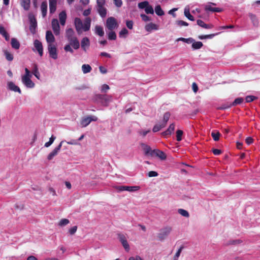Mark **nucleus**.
<instances>
[{
  "instance_id": "1",
  "label": "nucleus",
  "mask_w": 260,
  "mask_h": 260,
  "mask_svg": "<svg viewBox=\"0 0 260 260\" xmlns=\"http://www.w3.org/2000/svg\"><path fill=\"white\" fill-rule=\"evenodd\" d=\"M91 18L86 17L84 22V24L82 20L79 18H76L74 20V23L76 29L78 34L82 32V30L86 31L89 30L91 24Z\"/></svg>"
},
{
  "instance_id": "2",
  "label": "nucleus",
  "mask_w": 260,
  "mask_h": 260,
  "mask_svg": "<svg viewBox=\"0 0 260 260\" xmlns=\"http://www.w3.org/2000/svg\"><path fill=\"white\" fill-rule=\"evenodd\" d=\"M69 44L65 45L64 49L66 52H69L71 53L74 52L71 46L75 50L78 49L80 47V43L76 37L68 39Z\"/></svg>"
},
{
  "instance_id": "3",
  "label": "nucleus",
  "mask_w": 260,
  "mask_h": 260,
  "mask_svg": "<svg viewBox=\"0 0 260 260\" xmlns=\"http://www.w3.org/2000/svg\"><path fill=\"white\" fill-rule=\"evenodd\" d=\"M112 100V96L109 95L96 94L94 97V101L100 103L104 106H108L109 103Z\"/></svg>"
},
{
  "instance_id": "4",
  "label": "nucleus",
  "mask_w": 260,
  "mask_h": 260,
  "mask_svg": "<svg viewBox=\"0 0 260 260\" xmlns=\"http://www.w3.org/2000/svg\"><path fill=\"white\" fill-rule=\"evenodd\" d=\"M25 74L22 77V83L28 88H33L35 84L30 79L32 75L30 71L27 68H25Z\"/></svg>"
},
{
  "instance_id": "5",
  "label": "nucleus",
  "mask_w": 260,
  "mask_h": 260,
  "mask_svg": "<svg viewBox=\"0 0 260 260\" xmlns=\"http://www.w3.org/2000/svg\"><path fill=\"white\" fill-rule=\"evenodd\" d=\"M172 230L171 226H166L159 230L157 234V238L159 241H163L169 235Z\"/></svg>"
},
{
  "instance_id": "6",
  "label": "nucleus",
  "mask_w": 260,
  "mask_h": 260,
  "mask_svg": "<svg viewBox=\"0 0 260 260\" xmlns=\"http://www.w3.org/2000/svg\"><path fill=\"white\" fill-rule=\"evenodd\" d=\"M106 27L109 30H113L118 27L116 19L113 17L107 18L106 22Z\"/></svg>"
},
{
  "instance_id": "7",
  "label": "nucleus",
  "mask_w": 260,
  "mask_h": 260,
  "mask_svg": "<svg viewBox=\"0 0 260 260\" xmlns=\"http://www.w3.org/2000/svg\"><path fill=\"white\" fill-rule=\"evenodd\" d=\"M29 22H30V26L29 29L30 32L34 34L36 33V29L37 26V22L35 17L31 14H29L28 16Z\"/></svg>"
},
{
  "instance_id": "8",
  "label": "nucleus",
  "mask_w": 260,
  "mask_h": 260,
  "mask_svg": "<svg viewBox=\"0 0 260 260\" xmlns=\"http://www.w3.org/2000/svg\"><path fill=\"white\" fill-rule=\"evenodd\" d=\"M98 120V118L94 116H87L83 117L80 122L82 127L87 126L91 121H96Z\"/></svg>"
},
{
  "instance_id": "9",
  "label": "nucleus",
  "mask_w": 260,
  "mask_h": 260,
  "mask_svg": "<svg viewBox=\"0 0 260 260\" xmlns=\"http://www.w3.org/2000/svg\"><path fill=\"white\" fill-rule=\"evenodd\" d=\"M118 238L119 241H120L121 243L122 244L123 247H124V249L127 252L129 251L130 248L125 236L122 234H118Z\"/></svg>"
},
{
  "instance_id": "10",
  "label": "nucleus",
  "mask_w": 260,
  "mask_h": 260,
  "mask_svg": "<svg viewBox=\"0 0 260 260\" xmlns=\"http://www.w3.org/2000/svg\"><path fill=\"white\" fill-rule=\"evenodd\" d=\"M48 50L51 58L54 59L57 58V48L54 44L48 45Z\"/></svg>"
},
{
  "instance_id": "11",
  "label": "nucleus",
  "mask_w": 260,
  "mask_h": 260,
  "mask_svg": "<svg viewBox=\"0 0 260 260\" xmlns=\"http://www.w3.org/2000/svg\"><path fill=\"white\" fill-rule=\"evenodd\" d=\"M63 142L64 141H61L59 144L48 154V155L47 156V159L48 160L52 159L54 156L57 155L58 152L60 151L62 146V144Z\"/></svg>"
},
{
  "instance_id": "12",
  "label": "nucleus",
  "mask_w": 260,
  "mask_h": 260,
  "mask_svg": "<svg viewBox=\"0 0 260 260\" xmlns=\"http://www.w3.org/2000/svg\"><path fill=\"white\" fill-rule=\"evenodd\" d=\"M151 156L155 155L157 156L161 160H165L167 158L166 154L162 151L159 149H154L150 153Z\"/></svg>"
},
{
  "instance_id": "13",
  "label": "nucleus",
  "mask_w": 260,
  "mask_h": 260,
  "mask_svg": "<svg viewBox=\"0 0 260 260\" xmlns=\"http://www.w3.org/2000/svg\"><path fill=\"white\" fill-rule=\"evenodd\" d=\"M52 28L56 36H58L60 33V26L58 21L56 19H53L51 22Z\"/></svg>"
},
{
  "instance_id": "14",
  "label": "nucleus",
  "mask_w": 260,
  "mask_h": 260,
  "mask_svg": "<svg viewBox=\"0 0 260 260\" xmlns=\"http://www.w3.org/2000/svg\"><path fill=\"white\" fill-rule=\"evenodd\" d=\"M34 45L40 56H42L43 54V48L41 42L38 40H35L34 42Z\"/></svg>"
},
{
  "instance_id": "15",
  "label": "nucleus",
  "mask_w": 260,
  "mask_h": 260,
  "mask_svg": "<svg viewBox=\"0 0 260 260\" xmlns=\"http://www.w3.org/2000/svg\"><path fill=\"white\" fill-rule=\"evenodd\" d=\"M46 40L48 45L53 44L55 42V38L51 30H47L46 32Z\"/></svg>"
},
{
  "instance_id": "16",
  "label": "nucleus",
  "mask_w": 260,
  "mask_h": 260,
  "mask_svg": "<svg viewBox=\"0 0 260 260\" xmlns=\"http://www.w3.org/2000/svg\"><path fill=\"white\" fill-rule=\"evenodd\" d=\"M90 46L89 39L87 37H84L82 39L81 42V48L84 51H86L87 48Z\"/></svg>"
},
{
  "instance_id": "17",
  "label": "nucleus",
  "mask_w": 260,
  "mask_h": 260,
  "mask_svg": "<svg viewBox=\"0 0 260 260\" xmlns=\"http://www.w3.org/2000/svg\"><path fill=\"white\" fill-rule=\"evenodd\" d=\"M145 30L148 32H151L153 30L158 29V26L156 24L150 22L145 26Z\"/></svg>"
},
{
  "instance_id": "18",
  "label": "nucleus",
  "mask_w": 260,
  "mask_h": 260,
  "mask_svg": "<svg viewBox=\"0 0 260 260\" xmlns=\"http://www.w3.org/2000/svg\"><path fill=\"white\" fill-rule=\"evenodd\" d=\"M49 3L50 13L53 14L56 9L57 0H49Z\"/></svg>"
},
{
  "instance_id": "19",
  "label": "nucleus",
  "mask_w": 260,
  "mask_h": 260,
  "mask_svg": "<svg viewBox=\"0 0 260 260\" xmlns=\"http://www.w3.org/2000/svg\"><path fill=\"white\" fill-rule=\"evenodd\" d=\"M8 88L13 91L18 92L21 93V91L19 87L16 86L13 82H9L8 83Z\"/></svg>"
},
{
  "instance_id": "20",
  "label": "nucleus",
  "mask_w": 260,
  "mask_h": 260,
  "mask_svg": "<svg viewBox=\"0 0 260 260\" xmlns=\"http://www.w3.org/2000/svg\"><path fill=\"white\" fill-rule=\"evenodd\" d=\"M59 18L61 25H64L67 19V14L64 11H62L59 13Z\"/></svg>"
},
{
  "instance_id": "21",
  "label": "nucleus",
  "mask_w": 260,
  "mask_h": 260,
  "mask_svg": "<svg viewBox=\"0 0 260 260\" xmlns=\"http://www.w3.org/2000/svg\"><path fill=\"white\" fill-rule=\"evenodd\" d=\"M42 15L43 17L46 16L47 11V3L46 1L43 2L41 5Z\"/></svg>"
},
{
  "instance_id": "22",
  "label": "nucleus",
  "mask_w": 260,
  "mask_h": 260,
  "mask_svg": "<svg viewBox=\"0 0 260 260\" xmlns=\"http://www.w3.org/2000/svg\"><path fill=\"white\" fill-rule=\"evenodd\" d=\"M30 4V0H20L21 6L26 11H27L29 9Z\"/></svg>"
},
{
  "instance_id": "23",
  "label": "nucleus",
  "mask_w": 260,
  "mask_h": 260,
  "mask_svg": "<svg viewBox=\"0 0 260 260\" xmlns=\"http://www.w3.org/2000/svg\"><path fill=\"white\" fill-rule=\"evenodd\" d=\"M197 23L198 25L206 29H210L213 27V25L206 24L203 20L200 19L198 20Z\"/></svg>"
},
{
  "instance_id": "24",
  "label": "nucleus",
  "mask_w": 260,
  "mask_h": 260,
  "mask_svg": "<svg viewBox=\"0 0 260 260\" xmlns=\"http://www.w3.org/2000/svg\"><path fill=\"white\" fill-rule=\"evenodd\" d=\"M0 34H1L5 39L6 41H9L10 36L8 33L6 31L4 27L0 25Z\"/></svg>"
},
{
  "instance_id": "25",
  "label": "nucleus",
  "mask_w": 260,
  "mask_h": 260,
  "mask_svg": "<svg viewBox=\"0 0 260 260\" xmlns=\"http://www.w3.org/2000/svg\"><path fill=\"white\" fill-rule=\"evenodd\" d=\"M205 9L206 11H211L213 12H221L222 11V9L219 8H213L210 5H206L205 6Z\"/></svg>"
},
{
  "instance_id": "26",
  "label": "nucleus",
  "mask_w": 260,
  "mask_h": 260,
  "mask_svg": "<svg viewBox=\"0 0 260 260\" xmlns=\"http://www.w3.org/2000/svg\"><path fill=\"white\" fill-rule=\"evenodd\" d=\"M95 33L100 37H103L104 35L103 27L100 25H96L95 26Z\"/></svg>"
},
{
  "instance_id": "27",
  "label": "nucleus",
  "mask_w": 260,
  "mask_h": 260,
  "mask_svg": "<svg viewBox=\"0 0 260 260\" xmlns=\"http://www.w3.org/2000/svg\"><path fill=\"white\" fill-rule=\"evenodd\" d=\"M74 30L71 28H68L66 30V37L68 39H69L70 38H74V37H75L76 36L74 35Z\"/></svg>"
},
{
  "instance_id": "28",
  "label": "nucleus",
  "mask_w": 260,
  "mask_h": 260,
  "mask_svg": "<svg viewBox=\"0 0 260 260\" xmlns=\"http://www.w3.org/2000/svg\"><path fill=\"white\" fill-rule=\"evenodd\" d=\"M11 46L13 48L18 49L20 47V43L16 38H12Z\"/></svg>"
},
{
  "instance_id": "29",
  "label": "nucleus",
  "mask_w": 260,
  "mask_h": 260,
  "mask_svg": "<svg viewBox=\"0 0 260 260\" xmlns=\"http://www.w3.org/2000/svg\"><path fill=\"white\" fill-rule=\"evenodd\" d=\"M249 17H250L253 24L254 26H257L258 24V20L255 15L252 13H249Z\"/></svg>"
},
{
  "instance_id": "30",
  "label": "nucleus",
  "mask_w": 260,
  "mask_h": 260,
  "mask_svg": "<svg viewBox=\"0 0 260 260\" xmlns=\"http://www.w3.org/2000/svg\"><path fill=\"white\" fill-rule=\"evenodd\" d=\"M171 113L169 112H167L164 114L163 120L161 123L166 126L168 120L170 119Z\"/></svg>"
},
{
  "instance_id": "31",
  "label": "nucleus",
  "mask_w": 260,
  "mask_h": 260,
  "mask_svg": "<svg viewBox=\"0 0 260 260\" xmlns=\"http://www.w3.org/2000/svg\"><path fill=\"white\" fill-rule=\"evenodd\" d=\"M98 13L100 15V16L104 18L106 16L107 14V10L104 7H101L97 8Z\"/></svg>"
},
{
  "instance_id": "32",
  "label": "nucleus",
  "mask_w": 260,
  "mask_h": 260,
  "mask_svg": "<svg viewBox=\"0 0 260 260\" xmlns=\"http://www.w3.org/2000/svg\"><path fill=\"white\" fill-rule=\"evenodd\" d=\"M32 74L38 79H40V74L39 72L38 66L36 64H34Z\"/></svg>"
},
{
  "instance_id": "33",
  "label": "nucleus",
  "mask_w": 260,
  "mask_h": 260,
  "mask_svg": "<svg viewBox=\"0 0 260 260\" xmlns=\"http://www.w3.org/2000/svg\"><path fill=\"white\" fill-rule=\"evenodd\" d=\"M192 43V47L194 50L199 49L203 46V43L201 42H193Z\"/></svg>"
},
{
  "instance_id": "34",
  "label": "nucleus",
  "mask_w": 260,
  "mask_h": 260,
  "mask_svg": "<svg viewBox=\"0 0 260 260\" xmlns=\"http://www.w3.org/2000/svg\"><path fill=\"white\" fill-rule=\"evenodd\" d=\"M211 135L215 141H218L219 140L220 133L218 131H213Z\"/></svg>"
},
{
  "instance_id": "35",
  "label": "nucleus",
  "mask_w": 260,
  "mask_h": 260,
  "mask_svg": "<svg viewBox=\"0 0 260 260\" xmlns=\"http://www.w3.org/2000/svg\"><path fill=\"white\" fill-rule=\"evenodd\" d=\"M155 12L156 14L159 16H161L165 14L164 11L162 10L160 5H157L155 8Z\"/></svg>"
},
{
  "instance_id": "36",
  "label": "nucleus",
  "mask_w": 260,
  "mask_h": 260,
  "mask_svg": "<svg viewBox=\"0 0 260 260\" xmlns=\"http://www.w3.org/2000/svg\"><path fill=\"white\" fill-rule=\"evenodd\" d=\"M166 126L162 124L161 122L159 124H155L153 129L152 131L153 132L156 133L160 131L161 128L165 127Z\"/></svg>"
},
{
  "instance_id": "37",
  "label": "nucleus",
  "mask_w": 260,
  "mask_h": 260,
  "mask_svg": "<svg viewBox=\"0 0 260 260\" xmlns=\"http://www.w3.org/2000/svg\"><path fill=\"white\" fill-rule=\"evenodd\" d=\"M82 70L84 74H86L91 71V67L89 64H84L82 66Z\"/></svg>"
},
{
  "instance_id": "38",
  "label": "nucleus",
  "mask_w": 260,
  "mask_h": 260,
  "mask_svg": "<svg viewBox=\"0 0 260 260\" xmlns=\"http://www.w3.org/2000/svg\"><path fill=\"white\" fill-rule=\"evenodd\" d=\"M179 41L184 42L187 44H190L194 41V39H193L191 38H179L176 40V41Z\"/></svg>"
},
{
  "instance_id": "39",
  "label": "nucleus",
  "mask_w": 260,
  "mask_h": 260,
  "mask_svg": "<svg viewBox=\"0 0 260 260\" xmlns=\"http://www.w3.org/2000/svg\"><path fill=\"white\" fill-rule=\"evenodd\" d=\"M142 146H143V150L145 152V155L150 154L151 151H152V150H151L150 147L147 145H145L144 144H142Z\"/></svg>"
},
{
  "instance_id": "40",
  "label": "nucleus",
  "mask_w": 260,
  "mask_h": 260,
  "mask_svg": "<svg viewBox=\"0 0 260 260\" xmlns=\"http://www.w3.org/2000/svg\"><path fill=\"white\" fill-rule=\"evenodd\" d=\"M218 33L216 34H212L210 35H201L199 36V39L201 40L206 39H212L214 36L218 35Z\"/></svg>"
},
{
  "instance_id": "41",
  "label": "nucleus",
  "mask_w": 260,
  "mask_h": 260,
  "mask_svg": "<svg viewBox=\"0 0 260 260\" xmlns=\"http://www.w3.org/2000/svg\"><path fill=\"white\" fill-rule=\"evenodd\" d=\"M184 15L190 20L194 21V17L190 14L189 9H184Z\"/></svg>"
},
{
  "instance_id": "42",
  "label": "nucleus",
  "mask_w": 260,
  "mask_h": 260,
  "mask_svg": "<svg viewBox=\"0 0 260 260\" xmlns=\"http://www.w3.org/2000/svg\"><path fill=\"white\" fill-rule=\"evenodd\" d=\"M108 38L109 40H115L116 39V34L113 30H110L108 34Z\"/></svg>"
},
{
  "instance_id": "43",
  "label": "nucleus",
  "mask_w": 260,
  "mask_h": 260,
  "mask_svg": "<svg viewBox=\"0 0 260 260\" xmlns=\"http://www.w3.org/2000/svg\"><path fill=\"white\" fill-rule=\"evenodd\" d=\"M244 101V99L242 98H236L234 101L231 104V106H235L237 105L241 104Z\"/></svg>"
},
{
  "instance_id": "44",
  "label": "nucleus",
  "mask_w": 260,
  "mask_h": 260,
  "mask_svg": "<svg viewBox=\"0 0 260 260\" xmlns=\"http://www.w3.org/2000/svg\"><path fill=\"white\" fill-rule=\"evenodd\" d=\"M128 31L125 28H123L119 33L120 38H125L128 34Z\"/></svg>"
},
{
  "instance_id": "45",
  "label": "nucleus",
  "mask_w": 260,
  "mask_h": 260,
  "mask_svg": "<svg viewBox=\"0 0 260 260\" xmlns=\"http://www.w3.org/2000/svg\"><path fill=\"white\" fill-rule=\"evenodd\" d=\"M140 187L138 186H126L125 191H128L130 192H133L139 190Z\"/></svg>"
},
{
  "instance_id": "46",
  "label": "nucleus",
  "mask_w": 260,
  "mask_h": 260,
  "mask_svg": "<svg viewBox=\"0 0 260 260\" xmlns=\"http://www.w3.org/2000/svg\"><path fill=\"white\" fill-rule=\"evenodd\" d=\"M178 213L182 216L185 217H188L189 216L188 211L183 209H179L178 210Z\"/></svg>"
},
{
  "instance_id": "47",
  "label": "nucleus",
  "mask_w": 260,
  "mask_h": 260,
  "mask_svg": "<svg viewBox=\"0 0 260 260\" xmlns=\"http://www.w3.org/2000/svg\"><path fill=\"white\" fill-rule=\"evenodd\" d=\"M56 139V137L54 136H52L50 139H49V141L46 143H45L44 146L45 147H49L51 145V144L53 143V142L54 141V140H55Z\"/></svg>"
},
{
  "instance_id": "48",
  "label": "nucleus",
  "mask_w": 260,
  "mask_h": 260,
  "mask_svg": "<svg viewBox=\"0 0 260 260\" xmlns=\"http://www.w3.org/2000/svg\"><path fill=\"white\" fill-rule=\"evenodd\" d=\"M183 132L182 130L178 129L176 131V140L177 141H180L182 140V136Z\"/></svg>"
},
{
  "instance_id": "49",
  "label": "nucleus",
  "mask_w": 260,
  "mask_h": 260,
  "mask_svg": "<svg viewBox=\"0 0 260 260\" xmlns=\"http://www.w3.org/2000/svg\"><path fill=\"white\" fill-rule=\"evenodd\" d=\"M149 5V3L147 1H144L138 4V7L140 9H146V8Z\"/></svg>"
},
{
  "instance_id": "50",
  "label": "nucleus",
  "mask_w": 260,
  "mask_h": 260,
  "mask_svg": "<svg viewBox=\"0 0 260 260\" xmlns=\"http://www.w3.org/2000/svg\"><path fill=\"white\" fill-rule=\"evenodd\" d=\"M4 53L6 59L9 61H12L13 59V55L7 50L4 51Z\"/></svg>"
},
{
  "instance_id": "51",
  "label": "nucleus",
  "mask_w": 260,
  "mask_h": 260,
  "mask_svg": "<svg viewBox=\"0 0 260 260\" xmlns=\"http://www.w3.org/2000/svg\"><path fill=\"white\" fill-rule=\"evenodd\" d=\"M145 11L146 13L147 14H154L153 9L152 8V7L149 5L146 8V9H145Z\"/></svg>"
},
{
  "instance_id": "52",
  "label": "nucleus",
  "mask_w": 260,
  "mask_h": 260,
  "mask_svg": "<svg viewBox=\"0 0 260 260\" xmlns=\"http://www.w3.org/2000/svg\"><path fill=\"white\" fill-rule=\"evenodd\" d=\"M256 99L257 98L253 95H248L246 97L245 100L247 103H249L253 101L254 100Z\"/></svg>"
},
{
  "instance_id": "53",
  "label": "nucleus",
  "mask_w": 260,
  "mask_h": 260,
  "mask_svg": "<svg viewBox=\"0 0 260 260\" xmlns=\"http://www.w3.org/2000/svg\"><path fill=\"white\" fill-rule=\"evenodd\" d=\"M69 223V220L67 219H62L59 222L60 226H64Z\"/></svg>"
},
{
  "instance_id": "54",
  "label": "nucleus",
  "mask_w": 260,
  "mask_h": 260,
  "mask_svg": "<svg viewBox=\"0 0 260 260\" xmlns=\"http://www.w3.org/2000/svg\"><path fill=\"white\" fill-rule=\"evenodd\" d=\"M140 17L142 18V20L145 22L149 21L151 20L150 18L144 14H141L140 15Z\"/></svg>"
},
{
  "instance_id": "55",
  "label": "nucleus",
  "mask_w": 260,
  "mask_h": 260,
  "mask_svg": "<svg viewBox=\"0 0 260 260\" xmlns=\"http://www.w3.org/2000/svg\"><path fill=\"white\" fill-rule=\"evenodd\" d=\"M133 21L132 20H126V25L129 29H132L133 28Z\"/></svg>"
},
{
  "instance_id": "56",
  "label": "nucleus",
  "mask_w": 260,
  "mask_h": 260,
  "mask_svg": "<svg viewBox=\"0 0 260 260\" xmlns=\"http://www.w3.org/2000/svg\"><path fill=\"white\" fill-rule=\"evenodd\" d=\"M110 88L109 85L107 84H103L101 88V91L104 92H106L108 90H109Z\"/></svg>"
},
{
  "instance_id": "57",
  "label": "nucleus",
  "mask_w": 260,
  "mask_h": 260,
  "mask_svg": "<svg viewBox=\"0 0 260 260\" xmlns=\"http://www.w3.org/2000/svg\"><path fill=\"white\" fill-rule=\"evenodd\" d=\"M148 176L149 177H156L158 176V173L155 171H151L148 172Z\"/></svg>"
},
{
  "instance_id": "58",
  "label": "nucleus",
  "mask_w": 260,
  "mask_h": 260,
  "mask_svg": "<svg viewBox=\"0 0 260 260\" xmlns=\"http://www.w3.org/2000/svg\"><path fill=\"white\" fill-rule=\"evenodd\" d=\"M175 129V124L174 123H172L170 125L169 127L167 129V131H169V132H170V134H171Z\"/></svg>"
},
{
  "instance_id": "59",
  "label": "nucleus",
  "mask_w": 260,
  "mask_h": 260,
  "mask_svg": "<svg viewBox=\"0 0 260 260\" xmlns=\"http://www.w3.org/2000/svg\"><path fill=\"white\" fill-rule=\"evenodd\" d=\"M105 2V0H97L98 8L104 7Z\"/></svg>"
},
{
  "instance_id": "60",
  "label": "nucleus",
  "mask_w": 260,
  "mask_h": 260,
  "mask_svg": "<svg viewBox=\"0 0 260 260\" xmlns=\"http://www.w3.org/2000/svg\"><path fill=\"white\" fill-rule=\"evenodd\" d=\"M77 226H73L72 228L70 229V230L69 231V233L71 235H73L76 233V232L77 231Z\"/></svg>"
},
{
  "instance_id": "61",
  "label": "nucleus",
  "mask_w": 260,
  "mask_h": 260,
  "mask_svg": "<svg viewBox=\"0 0 260 260\" xmlns=\"http://www.w3.org/2000/svg\"><path fill=\"white\" fill-rule=\"evenodd\" d=\"M177 23L179 26H188V24L182 20H179L177 21Z\"/></svg>"
},
{
  "instance_id": "62",
  "label": "nucleus",
  "mask_w": 260,
  "mask_h": 260,
  "mask_svg": "<svg viewBox=\"0 0 260 260\" xmlns=\"http://www.w3.org/2000/svg\"><path fill=\"white\" fill-rule=\"evenodd\" d=\"M213 153L215 155H218L221 153V151L218 149H212Z\"/></svg>"
},
{
  "instance_id": "63",
  "label": "nucleus",
  "mask_w": 260,
  "mask_h": 260,
  "mask_svg": "<svg viewBox=\"0 0 260 260\" xmlns=\"http://www.w3.org/2000/svg\"><path fill=\"white\" fill-rule=\"evenodd\" d=\"M114 2L115 5L118 7H120L122 5L121 0H114Z\"/></svg>"
},
{
  "instance_id": "64",
  "label": "nucleus",
  "mask_w": 260,
  "mask_h": 260,
  "mask_svg": "<svg viewBox=\"0 0 260 260\" xmlns=\"http://www.w3.org/2000/svg\"><path fill=\"white\" fill-rule=\"evenodd\" d=\"M128 260H143L139 256H131L128 258Z\"/></svg>"
}]
</instances>
